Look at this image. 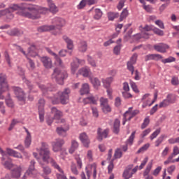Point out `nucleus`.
<instances>
[{
    "label": "nucleus",
    "mask_w": 179,
    "mask_h": 179,
    "mask_svg": "<svg viewBox=\"0 0 179 179\" xmlns=\"http://www.w3.org/2000/svg\"><path fill=\"white\" fill-rule=\"evenodd\" d=\"M24 9L25 8L23 6L17 4L12 5L8 8H6V10H0V17L5 15L6 19L13 20L14 17L13 12L20 10V12L17 13L20 15L31 20H38L40 19L41 14H46L48 11V8L38 6H29L27 7L26 9L29 12H24Z\"/></svg>",
    "instance_id": "f257e3e1"
},
{
    "label": "nucleus",
    "mask_w": 179,
    "mask_h": 179,
    "mask_svg": "<svg viewBox=\"0 0 179 179\" xmlns=\"http://www.w3.org/2000/svg\"><path fill=\"white\" fill-rule=\"evenodd\" d=\"M36 150L38 153L39 157H41L43 162L46 164H49L50 162L51 164V166L53 167L55 169L58 170L59 173H64V170L58 164L56 160L52 158L50 145L47 143L42 142L41 147L37 148Z\"/></svg>",
    "instance_id": "f03ea898"
},
{
    "label": "nucleus",
    "mask_w": 179,
    "mask_h": 179,
    "mask_svg": "<svg viewBox=\"0 0 179 179\" xmlns=\"http://www.w3.org/2000/svg\"><path fill=\"white\" fill-rule=\"evenodd\" d=\"M70 93H71V90L66 88L62 92H59L57 95L53 96V98H52L53 104H57L59 101L63 104H66L69 102Z\"/></svg>",
    "instance_id": "7ed1b4c3"
},
{
    "label": "nucleus",
    "mask_w": 179,
    "mask_h": 179,
    "mask_svg": "<svg viewBox=\"0 0 179 179\" xmlns=\"http://www.w3.org/2000/svg\"><path fill=\"white\" fill-rule=\"evenodd\" d=\"M68 77V73L65 70H59V68H55L53 73L51 76L52 80H55L59 85H64V80Z\"/></svg>",
    "instance_id": "20e7f679"
},
{
    "label": "nucleus",
    "mask_w": 179,
    "mask_h": 179,
    "mask_svg": "<svg viewBox=\"0 0 179 179\" xmlns=\"http://www.w3.org/2000/svg\"><path fill=\"white\" fill-rule=\"evenodd\" d=\"M52 22L55 24V29L52 31V34L54 36H59L61 34V28L66 25L65 20L56 17L52 19Z\"/></svg>",
    "instance_id": "39448f33"
},
{
    "label": "nucleus",
    "mask_w": 179,
    "mask_h": 179,
    "mask_svg": "<svg viewBox=\"0 0 179 179\" xmlns=\"http://www.w3.org/2000/svg\"><path fill=\"white\" fill-rule=\"evenodd\" d=\"M113 80H114L113 77H108L106 78H103L101 80L103 87L106 88L107 95L110 99H113V90L110 87V85H111V83L113 82Z\"/></svg>",
    "instance_id": "423d86ee"
},
{
    "label": "nucleus",
    "mask_w": 179,
    "mask_h": 179,
    "mask_svg": "<svg viewBox=\"0 0 179 179\" xmlns=\"http://www.w3.org/2000/svg\"><path fill=\"white\" fill-rule=\"evenodd\" d=\"M64 144V139L60 138H55L52 142H51L52 150L53 152H61Z\"/></svg>",
    "instance_id": "0eeeda50"
},
{
    "label": "nucleus",
    "mask_w": 179,
    "mask_h": 179,
    "mask_svg": "<svg viewBox=\"0 0 179 179\" xmlns=\"http://www.w3.org/2000/svg\"><path fill=\"white\" fill-rule=\"evenodd\" d=\"M33 155L34 158L38 160L39 164L41 166L43 174L46 176L50 175L52 173V169L48 166H45L44 163L45 162L43 161V159L40 155H38L37 152H34Z\"/></svg>",
    "instance_id": "6e6552de"
},
{
    "label": "nucleus",
    "mask_w": 179,
    "mask_h": 179,
    "mask_svg": "<svg viewBox=\"0 0 179 179\" xmlns=\"http://www.w3.org/2000/svg\"><path fill=\"white\" fill-rule=\"evenodd\" d=\"M97 164L94 162L92 164H89L85 167L87 178H90V176L92 174L93 178L96 179L97 175L96 170Z\"/></svg>",
    "instance_id": "1a4fd4ad"
},
{
    "label": "nucleus",
    "mask_w": 179,
    "mask_h": 179,
    "mask_svg": "<svg viewBox=\"0 0 179 179\" xmlns=\"http://www.w3.org/2000/svg\"><path fill=\"white\" fill-rule=\"evenodd\" d=\"M9 87L6 81V79L4 76L0 77V99H3L4 96L3 95V92L8 91Z\"/></svg>",
    "instance_id": "9d476101"
},
{
    "label": "nucleus",
    "mask_w": 179,
    "mask_h": 179,
    "mask_svg": "<svg viewBox=\"0 0 179 179\" xmlns=\"http://www.w3.org/2000/svg\"><path fill=\"white\" fill-rule=\"evenodd\" d=\"M85 64L84 59H79L77 57L73 59L71 64V70L72 74H76L77 70L80 68V65L83 66Z\"/></svg>",
    "instance_id": "9b49d317"
},
{
    "label": "nucleus",
    "mask_w": 179,
    "mask_h": 179,
    "mask_svg": "<svg viewBox=\"0 0 179 179\" xmlns=\"http://www.w3.org/2000/svg\"><path fill=\"white\" fill-rule=\"evenodd\" d=\"M13 169L11 170V176L13 178H15V179H18L20 178L21 175H22V173L24 172V171L25 170L24 169V167L23 166H13Z\"/></svg>",
    "instance_id": "f8f14e48"
},
{
    "label": "nucleus",
    "mask_w": 179,
    "mask_h": 179,
    "mask_svg": "<svg viewBox=\"0 0 179 179\" xmlns=\"http://www.w3.org/2000/svg\"><path fill=\"white\" fill-rule=\"evenodd\" d=\"M14 92L15 94L16 98L20 100V101H24L26 99V95L24 93V91L22 89L15 87L13 88Z\"/></svg>",
    "instance_id": "ddd939ff"
},
{
    "label": "nucleus",
    "mask_w": 179,
    "mask_h": 179,
    "mask_svg": "<svg viewBox=\"0 0 179 179\" xmlns=\"http://www.w3.org/2000/svg\"><path fill=\"white\" fill-rule=\"evenodd\" d=\"M52 113L54 115V120H59L57 123H64V120H61V117H62L63 114L62 112L59 110H57L56 107H52L51 109Z\"/></svg>",
    "instance_id": "4468645a"
},
{
    "label": "nucleus",
    "mask_w": 179,
    "mask_h": 179,
    "mask_svg": "<svg viewBox=\"0 0 179 179\" xmlns=\"http://www.w3.org/2000/svg\"><path fill=\"white\" fill-rule=\"evenodd\" d=\"M70 129V126L69 124H65L64 127H57L56 131L57 134L62 137H66L67 136V131Z\"/></svg>",
    "instance_id": "2eb2a0df"
},
{
    "label": "nucleus",
    "mask_w": 179,
    "mask_h": 179,
    "mask_svg": "<svg viewBox=\"0 0 179 179\" xmlns=\"http://www.w3.org/2000/svg\"><path fill=\"white\" fill-rule=\"evenodd\" d=\"M40 60L43 63L45 69H50L52 68V61L50 57L47 56L41 57Z\"/></svg>",
    "instance_id": "dca6fc26"
},
{
    "label": "nucleus",
    "mask_w": 179,
    "mask_h": 179,
    "mask_svg": "<svg viewBox=\"0 0 179 179\" xmlns=\"http://www.w3.org/2000/svg\"><path fill=\"white\" fill-rule=\"evenodd\" d=\"M44 105L45 100L41 99L38 101V113H39V120L41 122L44 121Z\"/></svg>",
    "instance_id": "f3484780"
},
{
    "label": "nucleus",
    "mask_w": 179,
    "mask_h": 179,
    "mask_svg": "<svg viewBox=\"0 0 179 179\" xmlns=\"http://www.w3.org/2000/svg\"><path fill=\"white\" fill-rule=\"evenodd\" d=\"M35 160L30 161L29 166L28 168V170L25 172V174L22 176V179H27V176H32L33 172L35 170V164H36Z\"/></svg>",
    "instance_id": "a211bd4d"
},
{
    "label": "nucleus",
    "mask_w": 179,
    "mask_h": 179,
    "mask_svg": "<svg viewBox=\"0 0 179 179\" xmlns=\"http://www.w3.org/2000/svg\"><path fill=\"white\" fill-rule=\"evenodd\" d=\"M79 139L83 143L85 148H89L90 145V139L86 133H81L79 136Z\"/></svg>",
    "instance_id": "6ab92c4d"
},
{
    "label": "nucleus",
    "mask_w": 179,
    "mask_h": 179,
    "mask_svg": "<svg viewBox=\"0 0 179 179\" xmlns=\"http://www.w3.org/2000/svg\"><path fill=\"white\" fill-rule=\"evenodd\" d=\"M108 129H106V130H103L101 128H99L97 130V139L99 141H103L104 138L108 137Z\"/></svg>",
    "instance_id": "aec40b11"
},
{
    "label": "nucleus",
    "mask_w": 179,
    "mask_h": 179,
    "mask_svg": "<svg viewBox=\"0 0 179 179\" xmlns=\"http://www.w3.org/2000/svg\"><path fill=\"white\" fill-rule=\"evenodd\" d=\"M17 50H18L20 52H22L25 56V57L28 59L30 69L31 70L35 69L36 68L35 63L34 62L33 60H31V59H29L26 52L23 50V48H22V47L20 45H17Z\"/></svg>",
    "instance_id": "412c9836"
},
{
    "label": "nucleus",
    "mask_w": 179,
    "mask_h": 179,
    "mask_svg": "<svg viewBox=\"0 0 179 179\" xmlns=\"http://www.w3.org/2000/svg\"><path fill=\"white\" fill-rule=\"evenodd\" d=\"M154 49L158 52L165 53L166 50L169 49V46L165 43H159L154 45Z\"/></svg>",
    "instance_id": "4be33fe9"
},
{
    "label": "nucleus",
    "mask_w": 179,
    "mask_h": 179,
    "mask_svg": "<svg viewBox=\"0 0 179 179\" xmlns=\"http://www.w3.org/2000/svg\"><path fill=\"white\" fill-rule=\"evenodd\" d=\"M152 168V162H148V164L147 165L144 172H143V176L145 179H153V176H150V173Z\"/></svg>",
    "instance_id": "5701e85b"
},
{
    "label": "nucleus",
    "mask_w": 179,
    "mask_h": 179,
    "mask_svg": "<svg viewBox=\"0 0 179 179\" xmlns=\"http://www.w3.org/2000/svg\"><path fill=\"white\" fill-rule=\"evenodd\" d=\"M6 153L10 157H13L18 159L23 158V156L20 153L11 148H6Z\"/></svg>",
    "instance_id": "b1692460"
},
{
    "label": "nucleus",
    "mask_w": 179,
    "mask_h": 179,
    "mask_svg": "<svg viewBox=\"0 0 179 179\" xmlns=\"http://www.w3.org/2000/svg\"><path fill=\"white\" fill-rule=\"evenodd\" d=\"M133 109V107H129V110L124 113L122 124L124 125L127 121H130L133 117L131 115V110Z\"/></svg>",
    "instance_id": "393cba45"
},
{
    "label": "nucleus",
    "mask_w": 179,
    "mask_h": 179,
    "mask_svg": "<svg viewBox=\"0 0 179 179\" xmlns=\"http://www.w3.org/2000/svg\"><path fill=\"white\" fill-rule=\"evenodd\" d=\"M25 131L27 133V136L25 137L24 145L25 148H28L31 145L32 137L31 133L27 130V129H25Z\"/></svg>",
    "instance_id": "a878e982"
},
{
    "label": "nucleus",
    "mask_w": 179,
    "mask_h": 179,
    "mask_svg": "<svg viewBox=\"0 0 179 179\" xmlns=\"http://www.w3.org/2000/svg\"><path fill=\"white\" fill-rule=\"evenodd\" d=\"M78 148H79V143L76 141V140L73 139L71 140V147L69 149V152L70 154H73Z\"/></svg>",
    "instance_id": "bb28decb"
},
{
    "label": "nucleus",
    "mask_w": 179,
    "mask_h": 179,
    "mask_svg": "<svg viewBox=\"0 0 179 179\" xmlns=\"http://www.w3.org/2000/svg\"><path fill=\"white\" fill-rule=\"evenodd\" d=\"M90 73V69L89 67H83L77 72V76L82 75L83 77H88Z\"/></svg>",
    "instance_id": "cd10ccee"
},
{
    "label": "nucleus",
    "mask_w": 179,
    "mask_h": 179,
    "mask_svg": "<svg viewBox=\"0 0 179 179\" xmlns=\"http://www.w3.org/2000/svg\"><path fill=\"white\" fill-rule=\"evenodd\" d=\"M54 29H55V25H43L38 28V31L39 32L51 31L52 34Z\"/></svg>",
    "instance_id": "c85d7f7f"
},
{
    "label": "nucleus",
    "mask_w": 179,
    "mask_h": 179,
    "mask_svg": "<svg viewBox=\"0 0 179 179\" xmlns=\"http://www.w3.org/2000/svg\"><path fill=\"white\" fill-rule=\"evenodd\" d=\"M90 81L91 82V84L95 89H99L101 86V81L100 79H99L96 77H90Z\"/></svg>",
    "instance_id": "c756f323"
},
{
    "label": "nucleus",
    "mask_w": 179,
    "mask_h": 179,
    "mask_svg": "<svg viewBox=\"0 0 179 179\" xmlns=\"http://www.w3.org/2000/svg\"><path fill=\"white\" fill-rule=\"evenodd\" d=\"M153 30V27H152V25H145L144 27L142 28V34H143V37L145 39L149 38V34L146 32V31H150Z\"/></svg>",
    "instance_id": "7c9ffc66"
},
{
    "label": "nucleus",
    "mask_w": 179,
    "mask_h": 179,
    "mask_svg": "<svg viewBox=\"0 0 179 179\" xmlns=\"http://www.w3.org/2000/svg\"><path fill=\"white\" fill-rule=\"evenodd\" d=\"M163 59L162 56L159 54H151L145 56V60L148 61V60H155L158 61L159 59Z\"/></svg>",
    "instance_id": "2f4dec72"
},
{
    "label": "nucleus",
    "mask_w": 179,
    "mask_h": 179,
    "mask_svg": "<svg viewBox=\"0 0 179 179\" xmlns=\"http://www.w3.org/2000/svg\"><path fill=\"white\" fill-rule=\"evenodd\" d=\"M63 40L67 44V49L72 50L74 48L73 41L69 38L67 36H63Z\"/></svg>",
    "instance_id": "473e14b6"
},
{
    "label": "nucleus",
    "mask_w": 179,
    "mask_h": 179,
    "mask_svg": "<svg viewBox=\"0 0 179 179\" xmlns=\"http://www.w3.org/2000/svg\"><path fill=\"white\" fill-rule=\"evenodd\" d=\"M90 85L88 83H84L82 85V87L80 90V94H86L90 93Z\"/></svg>",
    "instance_id": "72a5a7b5"
},
{
    "label": "nucleus",
    "mask_w": 179,
    "mask_h": 179,
    "mask_svg": "<svg viewBox=\"0 0 179 179\" xmlns=\"http://www.w3.org/2000/svg\"><path fill=\"white\" fill-rule=\"evenodd\" d=\"M157 99V93L154 94V100H152L151 101V99L150 98H148L145 101H144L143 104V108H146L147 106H149V107H150V106H152Z\"/></svg>",
    "instance_id": "f704fd0d"
},
{
    "label": "nucleus",
    "mask_w": 179,
    "mask_h": 179,
    "mask_svg": "<svg viewBox=\"0 0 179 179\" xmlns=\"http://www.w3.org/2000/svg\"><path fill=\"white\" fill-rule=\"evenodd\" d=\"M87 50V43L85 41H81L78 44V50L80 52H85Z\"/></svg>",
    "instance_id": "c9c22d12"
},
{
    "label": "nucleus",
    "mask_w": 179,
    "mask_h": 179,
    "mask_svg": "<svg viewBox=\"0 0 179 179\" xmlns=\"http://www.w3.org/2000/svg\"><path fill=\"white\" fill-rule=\"evenodd\" d=\"M50 10L52 13H57V12L59 11L58 8L55 6V4L53 3L52 0H47Z\"/></svg>",
    "instance_id": "e433bc0d"
},
{
    "label": "nucleus",
    "mask_w": 179,
    "mask_h": 179,
    "mask_svg": "<svg viewBox=\"0 0 179 179\" xmlns=\"http://www.w3.org/2000/svg\"><path fill=\"white\" fill-rule=\"evenodd\" d=\"M83 103L85 104H90V103L96 104V99L94 98V96L91 95V96H87V98L84 99Z\"/></svg>",
    "instance_id": "4c0bfd02"
},
{
    "label": "nucleus",
    "mask_w": 179,
    "mask_h": 179,
    "mask_svg": "<svg viewBox=\"0 0 179 179\" xmlns=\"http://www.w3.org/2000/svg\"><path fill=\"white\" fill-rule=\"evenodd\" d=\"M54 59H55L54 64L56 66H59L60 68H64V62H62L61 58L57 55H56L54 57Z\"/></svg>",
    "instance_id": "58836bf2"
},
{
    "label": "nucleus",
    "mask_w": 179,
    "mask_h": 179,
    "mask_svg": "<svg viewBox=\"0 0 179 179\" xmlns=\"http://www.w3.org/2000/svg\"><path fill=\"white\" fill-rule=\"evenodd\" d=\"M133 175L131 173V167H127L125 169L124 172L123 173V178L124 179H129L132 178Z\"/></svg>",
    "instance_id": "ea45409f"
},
{
    "label": "nucleus",
    "mask_w": 179,
    "mask_h": 179,
    "mask_svg": "<svg viewBox=\"0 0 179 179\" xmlns=\"http://www.w3.org/2000/svg\"><path fill=\"white\" fill-rule=\"evenodd\" d=\"M120 121L117 119L115 120L113 126L114 134H117L120 131Z\"/></svg>",
    "instance_id": "a19ab883"
},
{
    "label": "nucleus",
    "mask_w": 179,
    "mask_h": 179,
    "mask_svg": "<svg viewBox=\"0 0 179 179\" xmlns=\"http://www.w3.org/2000/svg\"><path fill=\"white\" fill-rule=\"evenodd\" d=\"M103 15L102 11L100 10V8H95L94 10V19L95 20H100L101 17Z\"/></svg>",
    "instance_id": "79ce46f5"
},
{
    "label": "nucleus",
    "mask_w": 179,
    "mask_h": 179,
    "mask_svg": "<svg viewBox=\"0 0 179 179\" xmlns=\"http://www.w3.org/2000/svg\"><path fill=\"white\" fill-rule=\"evenodd\" d=\"M166 99L170 104L175 103L176 100V95L173 94H168Z\"/></svg>",
    "instance_id": "37998d69"
},
{
    "label": "nucleus",
    "mask_w": 179,
    "mask_h": 179,
    "mask_svg": "<svg viewBox=\"0 0 179 179\" xmlns=\"http://www.w3.org/2000/svg\"><path fill=\"white\" fill-rule=\"evenodd\" d=\"M87 62L90 65H91L92 66V68H96L97 64L96 62H95V60L93 59L92 57H91L90 55H87Z\"/></svg>",
    "instance_id": "c03bdc74"
},
{
    "label": "nucleus",
    "mask_w": 179,
    "mask_h": 179,
    "mask_svg": "<svg viewBox=\"0 0 179 179\" xmlns=\"http://www.w3.org/2000/svg\"><path fill=\"white\" fill-rule=\"evenodd\" d=\"M119 13H108V18L110 21H113L115 19L118 17Z\"/></svg>",
    "instance_id": "a18cd8bd"
},
{
    "label": "nucleus",
    "mask_w": 179,
    "mask_h": 179,
    "mask_svg": "<svg viewBox=\"0 0 179 179\" xmlns=\"http://www.w3.org/2000/svg\"><path fill=\"white\" fill-rule=\"evenodd\" d=\"M150 146V143L145 144L144 145H143V147L140 148V149L137 151V154L143 153L144 152L147 151Z\"/></svg>",
    "instance_id": "49530a36"
},
{
    "label": "nucleus",
    "mask_w": 179,
    "mask_h": 179,
    "mask_svg": "<svg viewBox=\"0 0 179 179\" xmlns=\"http://www.w3.org/2000/svg\"><path fill=\"white\" fill-rule=\"evenodd\" d=\"M39 88L41 89V90L43 91V93H46L47 92H51L52 91V87H45V85L40 84L38 85Z\"/></svg>",
    "instance_id": "de8ad7c7"
},
{
    "label": "nucleus",
    "mask_w": 179,
    "mask_h": 179,
    "mask_svg": "<svg viewBox=\"0 0 179 179\" xmlns=\"http://www.w3.org/2000/svg\"><path fill=\"white\" fill-rule=\"evenodd\" d=\"M122 157V151L120 148H117L115 151L114 158L120 159Z\"/></svg>",
    "instance_id": "09e8293b"
},
{
    "label": "nucleus",
    "mask_w": 179,
    "mask_h": 179,
    "mask_svg": "<svg viewBox=\"0 0 179 179\" xmlns=\"http://www.w3.org/2000/svg\"><path fill=\"white\" fill-rule=\"evenodd\" d=\"M161 133V129H157L156 131H155L150 136V139L151 141L155 139V138L157 137L158 135H159Z\"/></svg>",
    "instance_id": "8fccbe9b"
},
{
    "label": "nucleus",
    "mask_w": 179,
    "mask_h": 179,
    "mask_svg": "<svg viewBox=\"0 0 179 179\" xmlns=\"http://www.w3.org/2000/svg\"><path fill=\"white\" fill-rule=\"evenodd\" d=\"M176 62V57H169L167 59H162V63L163 64H169Z\"/></svg>",
    "instance_id": "3c124183"
},
{
    "label": "nucleus",
    "mask_w": 179,
    "mask_h": 179,
    "mask_svg": "<svg viewBox=\"0 0 179 179\" xmlns=\"http://www.w3.org/2000/svg\"><path fill=\"white\" fill-rule=\"evenodd\" d=\"M164 136H159L157 140L155 142V147H159L160 145H162V143L164 141Z\"/></svg>",
    "instance_id": "603ef678"
},
{
    "label": "nucleus",
    "mask_w": 179,
    "mask_h": 179,
    "mask_svg": "<svg viewBox=\"0 0 179 179\" xmlns=\"http://www.w3.org/2000/svg\"><path fill=\"white\" fill-rule=\"evenodd\" d=\"M3 164L6 169L9 170L14 168V165L11 161H6Z\"/></svg>",
    "instance_id": "864d4df0"
},
{
    "label": "nucleus",
    "mask_w": 179,
    "mask_h": 179,
    "mask_svg": "<svg viewBox=\"0 0 179 179\" xmlns=\"http://www.w3.org/2000/svg\"><path fill=\"white\" fill-rule=\"evenodd\" d=\"M169 105H170L169 99L166 98V99H164L163 101L160 102L159 104V108H166Z\"/></svg>",
    "instance_id": "5fc2aeb1"
},
{
    "label": "nucleus",
    "mask_w": 179,
    "mask_h": 179,
    "mask_svg": "<svg viewBox=\"0 0 179 179\" xmlns=\"http://www.w3.org/2000/svg\"><path fill=\"white\" fill-rule=\"evenodd\" d=\"M136 134V131H134L131 133L130 137L129 138V139L127 140V143L130 145H133V142H134V138H135V135Z\"/></svg>",
    "instance_id": "6e6d98bb"
},
{
    "label": "nucleus",
    "mask_w": 179,
    "mask_h": 179,
    "mask_svg": "<svg viewBox=\"0 0 179 179\" xmlns=\"http://www.w3.org/2000/svg\"><path fill=\"white\" fill-rule=\"evenodd\" d=\"M152 31H154V34H157L159 36H164V32L163 30L158 29L157 27H155Z\"/></svg>",
    "instance_id": "4d7b16f0"
},
{
    "label": "nucleus",
    "mask_w": 179,
    "mask_h": 179,
    "mask_svg": "<svg viewBox=\"0 0 179 179\" xmlns=\"http://www.w3.org/2000/svg\"><path fill=\"white\" fill-rule=\"evenodd\" d=\"M100 103H101V108H103L104 106H106L108 104V99L106 98H104L103 96H101L100 99Z\"/></svg>",
    "instance_id": "13d9d810"
},
{
    "label": "nucleus",
    "mask_w": 179,
    "mask_h": 179,
    "mask_svg": "<svg viewBox=\"0 0 179 179\" xmlns=\"http://www.w3.org/2000/svg\"><path fill=\"white\" fill-rule=\"evenodd\" d=\"M128 16V10L124 8L120 14V21H123Z\"/></svg>",
    "instance_id": "bf43d9fd"
},
{
    "label": "nucleus",
    "mask_w": 179,
    "mask_h": 179,
    "mask_svg": "<svg viewBox=\"0 0 179 179\" xmlns=\"http://www.w3.org/2000/svg\"><path fill=\"white\" fill-rule=\"evenodd\" d=\"M6 104L8 108H14V102L10 98L6 99Z\"/></svg>",
    "instance_id": "052dcab7"
},
{
    "label": "nucleus",
    "mask_w": 179,
    "mask_h": 179,
    "mask_svg": "<svg viewBox=\"0 0 179 179\" xmlns=\"http://www.w3.org/2000/svg\"><path fill=\"white\" fill-rule=\"evenodd\" d=\"M177 155H179V148L178 147V145H174L173 147V153L171 154V155L173 158L177 156Z\"/></svg>",
    "instance_id": "680f3d73"
},
{
    "label": "nucleus",
    "mask_w": 179,
    "mask_h": 179,
    "mask_svg": "<svg viewBox=\"0 0 179 179\" xmlns=\"http://www.w3.org/2000/svg\"><path fill=\"white\" fill-rule=\"evenodd\" d=\"M150 119H149V117H146L145 119H144V122L141 125V129H144L145 128H147V127L148 126V124H150Z\"/></svg>",
    "instance_id": "e2e57ef3"
},
{
    "label": "nucleus",
    "mask_w": 179,
    "mask_h": 179,
    "mask_svg": "<svg viewBox=\"0 0 179 179\" xmlns=\"http://www.w3.org/2000/svg\"><path fill=\"white\" fill-rule=\"evenodd\" d=\"M87 159L89 162H93V152L91 150L87 151Z\"/></svg>",
    "instance_id": "0e129e2a"
},
{
    "label": "nucleus",
    "mask_w": 179,
    "mask_h": 179,
    "mask_svg": "<svg viewBox=\"0 0 179 179\" xmlns=\"http://www.w3.org/2000/svg\"><path fill=\"white\" fill-rule=\"evenodd\" d=\"M152 131V129L150 128H148L145 130H144L142 134H141V138H145V136H147L148 134H150V132Z\"/></svg>",
    "instance_id": "69168bd1"
},
{
    "label": "nucleus",
    "mask_w": 179,
    "mask_h": 179,
    "mask_svg": "<svg viewBox=\"0 0 179 179\" xmlns=\"http://www.w3.org/2000/svg\"><path fill=\"white\" fill-rule=\"evenodd\" d=\"M170 152V148L169 147H166L164 150L162 151L161 155L162 157H166L168 154Z\"/></svg>",
    "instance_id": "338daca9"
},
{
    "label": "nucleus",
    "mask_w": 179,
    "mask_h": 179,
    "mask_svg": "<svg viewBox=\"0 0 179 179\" xmlns=\"http://www.w3.org/2000/svg\"><path fill=\"white\" fill-rule=\"evenodd\" d=\"M57 179H68L65 173L56 174Z\"/></svg>",
    "instance_id": "774afa93"
}]
</instances>
